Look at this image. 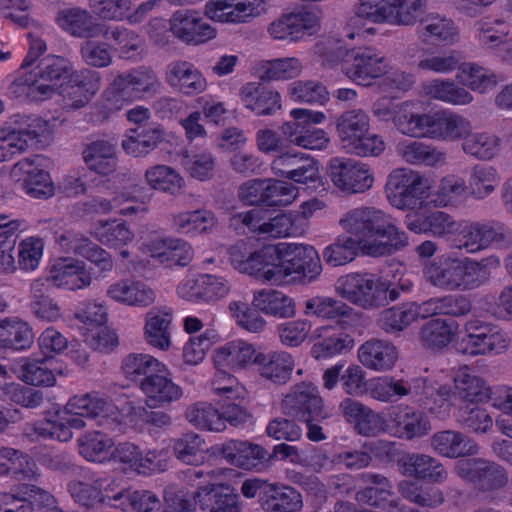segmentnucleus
I'll list each match as a JSON object with an SVG mask.
<instances>
[{
	"mask_svg": "<svg viewBox=\"0 0 512 512\" xmlns=\"http://www.w3.org/2000/svg\"><path fill=\"white\" fill-rule=\"evenodd\" d=\"M500 266V260L491 256L481 260L453 257L443 254L424 267L427 281L445 291H469L486 284L491 270Z\"/></svg>",
	"mask_w": 512,
	"mask_h": 512,
	"instance_id": "nucleus-1",
	"label": "nucleus"
},
{
	"mask_svg": "<svg viewBox=\"0 0 512 512\" xmlns=\"http://www.w3.org/2000/svg\"><path fill=\"white\" fill-rule=\"evenodd\" d=\"M163 84L150 66L140 65L118 73L103 93L104 106L117 112L127 105L159 94Z\"/></svg>",
	"mask_w": 512,
	"mask_h": 512,
	"instance_id": "nucleus-2",
	"label": "nucleus"
},
{
	"mask_svg": "<svg viewBox=\"0 0 512 512\" xmlns=\"http://www.w3.org/2000/svg\"><path fill=\"white\" fill-rule=\"evenodd\" d=\"M391 403L403 397L411 396L415 402L424 406L438 417H445L450 410L452 389L432 377H417L411 380L389 377Z\"/></svg>",
	"mask_w": 512,
	"mask_h": 512,
	"instance_id": "nucleus-3",
	"label": "nucleus"
},
{
	"mask_svg": "<svg viewBox=\"0 0 512 512\" xmlns=\"http://www.w3.org/2000/svg\"><path fill=\"white\" fill-rule=\"evenodd\" d=\"M336 126L341 146L347 153L369 157L379 156L385 150L383 139L370 133V119L362 109L343 112Z\"/></svg>",
	"mask_w": 512,
	"mask_h": 512,
	"instance_id": "nucleus-4",
	"label": "nucleus"
},
{
	"mask_svg": "<svg viewBox=\"0 0 512 512\" xmlns=\"http://www.w3.org/2000/svg\"><path fill=\"white\" fill-rule=\"evenodd\" d=\"M450 248L468 254L487 249L492 243L506 247L512 244V231L503 223L490 221L458 222V228L448 238Z\"/></svg>",
	"mask_w": 512,
	"mask_h": 512,
	"instance_id": "nucleus-5",
	"label": "nucleus"
},
{
	"mask_svg": "<svg viewBox=\"0 0 512 512\" xmlns=\"http://www.w3.org/2000/svg\"><path fill=\"white\" fill-rule=\"evenodd\" d=\"M223 471L221 469H188L187 477L198 485L194 500L202 510L209 512H242L239 495L229 485L213 483Z\"/></svg>",
	"mask_w": 512,
	"mask_h": 512,
	"instance_id": "nucleus-6",
	"label": "nucleus"
},
{
	"mask_svg": "<svg viewBox=\"0 0 512 512\" xmlns=\"http://www.w3.org/2000/svg\"><path fill=\"white\" fill-rule=\"evenodd\" d=\"M337 290L343 298L364 309L385 306L399 297L396 287L369 273H351L341 277Z\"/></svg>",
	"mask_w": 512,
	"mask_h": 512,
	"instance_id": "nucleus-7",
	"label": "nucleus"
},
{
	"mask_svg": "<svg viewBox=\"0 0 512 512\" xmlns=\"http://www.w3.org/2000/svg\"><path fill=\"white\" fill-rule=\"evenodd\" d=\"M472 131V123L463 115L449 109L417 113L410 137L442 141L462 139Z\"/></svg>",
	"mask_w": 512,
	"mask_h": 512,
	"instance_id": "nucleus-8",
	"label": "nucleus"
},
{
	"mask_svg": "<svg viewBox=\"0 0 512 512\" xmlns=\"http://www.w3.org/2000/svg\"><path fill=\"white\" fill-rule=\"evenodd\" d=\"M290 115L293 121L284 123L281 131L291 144L309 150H322L327 147V133L314 126L325 119L323 112L297 108L291 110Z\"/></svg>",
	"mask_w": 512,
	"mask_h": 512,
	"instance_id": "nucleus-9",
	"label": "nucleus"
},
{
	"mask_svg": "<svg viewBox=\"0 0 512 512\" xmlns=\"http://www.w3.org/2000/svg\"><path fill=\"white\" fill-rule=\"evenodd\" d=\"M428 189V180L407 168L393 170L385 185L389 203L401 210L416 208L427 197Z\"/></svg>",
	"mask_w": 512,
	"mask_h": 512,
	"instance_id": "nucleus-10",
	"label": "nucleus"
},
{
	"mask_svg": "<svg viewBox=\"0 0 512 512\" xmlns=\"http://www.w3.org/2000/svg\"><path fill=\"white\" fill-rule=\"evenodd\" d=\"M67 424L72 429L85 426L82 417L98 419L100 425L114 423L120 416L119 410L111 399L97 392L72 397L65 406Z\"/></svg>",
	"mask_w": 512,
	"mask_h": 512,
	"instance_id": "nucleus-11",
	"label": "nucleus"
},
{
	"mask_svg": "<svg viewBox=\"0 0 512 512\" xmlns=\"http://www.w3.org/2000/svg\"><path fill=\"white\" fill-rule=\"evenodd\" d=\"M408 4L409 8L405 10L394 3H388V0H359L354 12L357 17L373 23L409 25L422 12L426 0H413Z\"/></svg>",
	"mask_w": 512,
	"mask_h": 512,
	"instance_id": "nucleus-12",
	"label": "nucleus"
},
{
	"mask_svg": "<svg viewBox=\"0 0 512 512\" xmlns=\"http://www.w3.org/2000/svg\"><path fill=\"white\" fill-rule=\"evenodd\" d=\"M328 174L333 185L348 194L364 193L371 189L374 183L370 166L351 158H331Z\"/></svg>",
	"mask_w": 512,
	"mask_h": 512,
	"instance_id": "nucleus-13",
	"label": "nucleus"
},
{
	"mask_svg": "<svg viewBox=\"0 0 512 512\" xmlns=\"http://www.w3.org/2000/svg\"><path fill=\"white\" fill-rule=\"evenodd\" d=\"M454 471L462 480L472 483L483 492L499 490L508 483L507 470L502 465L483 458L459 460L455 463Z\"/></svg>",
	"mask_w": 512,
	"mask_h": 512,
	"instance_id": "nucleus-14",
	"label": "nucleus"
},
{
	"mask_svg": "<svg viewBox=\"0 0 512 512\" xmlns=\"http://www.w3.org/2000/svg\"><path fill=\"white\" fill-rule=\"evenodd\" d=\"M281 283L292 274L302 275L309 281L314 280L322 270L319 255L314 247L296 243L277 245Z\"/></svg>",
	"mask_w": 512,
	"mask_h": 512,
	"instance_id": "nucleus-15",
	"label": "nucleus"
},
{
	"mask_svg": "<svg viewBox=\"0 0 512 512\" xmlns=\"http://www.w3.org/2000/svg\"><path fill=\"white\" fill-rule=\"evenodd\" d=\"M386 213L373 206H359L346 211L339 219L341 228L352 238L363 245V252L368 255L367 243L376 238L383 226Z\"/></svg>",
	"mask_w": 512,
	"mask_h": 512,
	"instance_id": "nucleus-16",
	"label": "nucleus"
},
{
	"mask_svg": "<svg viewBox=\"0 0 512 512\" xmlns=\"http://www.w3.org/2000/svg\"><path fill=\"white\" fill-rule=\"evenodd\" d=\"M117 481L112 477L91 476L87 480H72L67 491L79 506L95 509L101 505L117 506L113 494L117 492Z\"/></svg>",
	"mask_w": 512,
	"mask_h": 512,
	"instance_id": "nucleus-17",
	"label": "nucleus"
},
{
	"mask_svg": "<svg viewBox=\"0 0 512 512\" xmlns=\"http://www.w3.org/2000/svg\"><path fill=\"white\" fill-rule=\"evenodd\" d=\"M390 68L388 59L375 48L352 50L343 64L345 75L355 83L368 86L385 75Z\"/></svg>",
	"mask_w": 512,
	"mask_h": 512,
	"instance_id": "nucleus-18",
	"label": "nucleus"
},
{
	"mask_svg": "<svg viewBox=\"0 0 512 512\" xmlns=\"http://www.w3.org/2000/svg\"><path fill=\"white\" fill-rule=\"evenodd\" d=\"M320 30V17L311 9H301L281 15L268 27L273 39L298 42Z\"/></svg>",
	"mask_w": 512,
	"mask_h": 512,
	"instance_id": "nucleus-19",
	"label": "nucleus"
},
{
	"mask_svg": "<svg viewBox=\"0 0 512 512\" xmlns=\"http://www.w3.org/2000/svg\"><path fill=\"white\" fill-rule=\"evenodd\" d=\"M265 12V0H209L205 5L208 18L229 24L248 23Z\"/></svg>",
	"mask_w": 512,
	"mask_h": 512,
	"instance_id": "nucleus-20",
	"label": "nucleus"
},
{
	"mask_svg": "<svg viewBox=\"0 0 512 512\" xmlns=\"http://www.w3.org/2000/svg\"><path fill=\"white\" fill-rule=\"evenodd\" d=\"M37 160L38 156L18 161L13 165L11 175L23 181V190L28 196L46 200L54 195L55 187L50 174L41 168Z\"/></svg>",
	"mask_w": 512,
	"mask_h": 512,
	"instance_id": "nucleus-21",
	"label": "nucleus"
},
{
	"mask_svg": "<svg viewBox=\"0 0 512 512\" xmlns=\"http://www.w3.org/2000/svg\"><path fill=\"white\" fill-rule=\"evenodd\" d=\"M285 414L299 420L326 418L317 387L308 383L295 386L282 400Z\"/></svg>",
	"mask_w": 512,
	"mask_h": 512,
	"instance_id": "nucleus-22",
	"label": "nucleus"
},
{
	"mask_svg": "<svg viewBox=\"0 0 512 512\" xmlns=\"http://www.w3.org/2000/svg\"><path fill=\"white\" fill-rule=\"evenodd\" d=\"M389 427L395 437L405 440L424 437L432 429L429 417L409 405H399L392 410Z\"/></svg>",
	"mask_w": 512,
	"mask_h": 512,
	"instance_id": "nucleus-23",
	"label": "nucleus"
},
{
	"mask_svg": "<svg viewBox=\"0 0 512 512\" xmlns=\"http://www.w3.org/2000/svg\"><path fill=\"white\" fill-rule=\"evenodd\" d=\"M166 83L185 96H195L207 89V80L202 72L191 62L174 60L164 73Z\"/></svg>",
	"mask_w": 512,
	"mask_h": 512,
	"instance_id": "nucleus-24",
	"label": "nucleus"
},
{
	"mask_svg": "<svg viewBox=\"0 0 512 512\" xmlns=\"http://www.w3.org/2000/svg\"><path fill=\"white\" fill-rule=\"evenodd\" d=\"M173 35L188 44H201L216 35L212 28L196 11L179 10L170 19Z\"/></svg>",
	"mask_w": 512,
	"mask_h": 512,
	"instance_id": "nucleus-25",
	"label": "nucleus"
},
{
	"mask_svg": "<svg viewBox=\"0 0 512 512\" xmlns=\"http://www.w3.org/2000/svg\"><path fill=\"white\" fill-rule=\"evenodd\" d=\"M56 242L67 253L73 252L86 258L101 272H110L113 269L111 255L80 232L65 231L56 237Z\"/></svg>",
	"mask_w": 512,
	"mask_h": 512,
	"instance_id": "nucleus-26",
	"label": "nucleus"
},
{
	"mask_svg": "<svg viewBox=\"0 0 512 512\" xmlns=\"http://www.w3.org/2000/svg\"><path fill=\"white\" fill-rule=\"evenodd\" d=\"M361 478L368 486L356 492L355 499L358 503L383 510L398 507L399 498L385 476L367 472L361 474Z\"/></svg>",
	"mask_w": 512,
	"mask_h": 512,
	"instance_id": "nucleus-27",
	"label": "nucleus"
},
{
	"mask_svg": "<svg viewBox=\"0 0 512 512\" xmlns=\"http://www.w3.org/2000/svg\"><path fill=\"white\" fill-rule=\"evenodd\" d=\"M57 26L72 37L91 39L99 37L102 22L93 18L90 11L79 6L60 9L56 16Z\"/></svg>",
	"mask_w": 512,
	"mask_h": 512,
	"instance_id": "nucleus-28",
	"label": "nucleus"
},
{
	"mask_svg": "<svg viewBox=\"0 0 512 512\" xmlns=\"http://www.w3.org/2000/svg\"><path fill=\"white\" fill-rule=\"evenodd\" d=\"M430 446L436 454L450 459L474 456L480 451L473 438L457 430L434 433L430 438Z\"/></svg>",
	"mask_w": 512,
	"mask_h": 512,
	"instance_id": "nucleus-29",
	"label": "nucleus"
},
{
	"mask_svg": "<svg viewBox=\"0 0 512 512\" xmlns=\"http://www.w3.org/2000/svg\"><path fill=\"white\" fill-rule=\"evenodd\" d=\"M311 355L317 360L330 359L345 354L354 347V339L335 327L325 326L315 330Z\"/></svg>",
	"mask_w": 512,
	"mask_h": 512,
	"instance_id": "nucleus-30",
	"label": "nucleus"
},
{
	"mask_svg": "<svg viewBox=\"0 0 512 512\" xmlns=\"http://www.w3.org/2000/svg\"><path fill=\"white\" fill-rule=\"evenodd\" d=\"M360 363L367 369L376 372L391 370L398 359V351L393 343L387 340L370 339L358 349Z\"/></svg>",
	"mask_w": 512,
	"mask_h": 512,
	"instance_id": "nucleus-31",
	"label": "nucleus"
},
{
	"mask_svg": "<svg viewBox=\"0 0 512 512\" xmlns=\"http://www.w3.org/2000/svg\"><path fill=\"white\" fill-rule=\"evenodd\" d=\"M410 101L395 102L391 98L378 99L372 108L375 117L380 121L392 120L397 130L406 136H411L416 114Z\"/></svg>",
	"mask_w": 512,
	"mask_h": 512,
	"instance_id": "nucleus-32",
	"label": "nucleus"
},
{
	"mask_svg": "<svg viewBox=\"0 0 512 512\" xmlns=\"http://www.w3.org/2000/svg\"><path fill=\"white\" fill-rule=\"evenodd\" d=\"M49 280L55 287L75 291L90 286L92 277L84 262L63 259L52 266Z\"/></svg>",
	"mask_w": 512,
	"mask_h": 512,
	"instance_id": "nucleus-33",
	"label": "nucleus"
},
{
	"mask_svg": "<svg viewBox=\"0 0 512 512\" xmlns=\"http://www.w3.org/2000/svg\"><path fill=\"white\" fill-rule=\"evenodd\" d=\"M279 258L277 246H264L259 250H251V257L244 268V273L261 281L281 284Z\"/></svg>",
	"mask_w": 512,
	"mask_h": 512,
	"instance_id": "nucleus-34",
	"label": "nucleus"
},
{
	"mask_svg": "<svg viewBox=\"0 0 512 512\" xmlns=\"http://www.w3.org/2000/svg\"><path fill=\"white\" fill-rule=\"evenodd\" d=\"M254 364L263 378L275 384H285L291 377L294 359L286 351H269L256 354Z\"/></svg>",
	"mask_w": 512,
	"mask_h": 512,
	"instance_id": "nucleus-35",
	"label": "nucleus"
},
{
	"mask_svg": "<svg viewBox=\"0 0 512 512\" xmlns=\"http://www.w3.org/2000/svg\"><path fill=\"white\" fill-rule=\"evenodd\" d=\"M260 500L261 507L266 512H299L303 507L300 492L291 486L278 483L266 486Z\"/></svg>",
	"mask_w": 512,
	"mask_h": 512,
	"instance_id": "nucleus-36",
	"label": "nucleus"
},
{
	"mask_svg": "<svg viewBox=\"0 0 512 512\" xmlns=\"http://www.w3.org/2000/svg\"><path fill=\"white\" fill-rule=\"evenodd\" d=\"M242 104L257 115H271L281 108L280 94L260 83L249 82L239 92Z\"/></svg>",
	"mask_w": 512,
	"mask_h": 512,
	"instance_id": "nucleus-37",
	"label": "nucleus"
},
{
	"mask_svg": "<svg viewBox=\"0 0 512 512\" xmlns=\"http://www.w3.org/2000/svg\"><path fill=\"white\" fill-rule=\"evenodd\" d=\"M404 475L429 479L434 483L441 484L448 479V472L443 464L436 458L420 453L408 454L401 462Z\"/></svg>",
	"mask_w": 512,
	"mask_h": 512,
	"instance_id": "nucleus-38",
	"label": "nucleus"
},
{
	"mask_svg": "<svg viewBox=\"0 0 512 512\" xmlns=\"http://www.w3.org/2000/svg\"><path fill=\"white\" fill-rule=\"evenodd\" d=\"M166 374L167 372H157L142 384L140 389L146 396L149 407H163L178 401L183 396L182 388Z\"/></svg>",
	"mask_w": 512,
	"mask_h": 512,
	"instance_id": "nucleus-39",
	"label": "nucleus"
},
{
	"mask_svg": "<svg viewBox=\"0 0 512 512\" xmlns=\"http://www.w3.org/2000/svg\"><path fill=\"white\" fill-rule=\"evenodd\" d=\"M69 78L71 82L68 92L71 100L69 105L74 109L84 107L100 90L102 77L98 71L89 68L72 70Z\"/></svg>",
	"mask_w": 512,
	"mask_h": 512,
	"instance_id": "nucleus-40",
	"label": "nucleus"
},
{
	"mask_svg": "<svg viewBox=\"0 0 512 512\" xmlns=\"http://www.w3.org/2000/svg\"><path fill=\"white\" fill-rule=\"evenodd\" d=\"M25 69L7 77L9 81L8 92L14 98H25L29 101H42L52 95L50 84L39 83L34 71L25 72Z\"/></svg>",
	"mask_w": 512,
	"mask_h": 512,
	"instance_id": "nucleus-41",
	"label": "nucleus"
},
{
	"mask_svg": "<svg viewBox=\"0 0 512 512\" xmlns=\"http://www.w3.org/2000/svg\"><path fill=\"white\" fill-rule=\"evenodd\" d=\"M509 346V339L502 330L493 327L485 333L473 337L469 342H457L458 352L471 357L479 355H496Z\"/></svg>",
	"mask_w": 512,
	"mask_h": 512,
	"instance_id": "nucleus-42",
	"label": "nucleus"
},
{
	"mask_svg": "<svg viewBox=\"0 0 512 512\" xmlns=\"http://www.w3.org/2000/svg\"><path fill=\"white\" fill-rule=\"evenodd\" d=\"M172 225L180 234L198 236L212 233L218 226V219L211 210L197 209L176 214Z\"/></svg>",
	"mask_w": 512,
	"mask_h": 512,
	"instance_id": "nucleus-43",
	"label": "nucleus"
},
{
	"mask_svg": "<svg viewBox=\"0 0 512 512\" xmlns=\"http://www.w3.org/2000/svg\"><path fill=\"white\" fill-rule=\"evenodd\" d=\"M107 295L116 302L138 307L149 306L155 300L154 291L145 283L128 279L111 284Z\"/></svg>",
	"mask_w": 512,
	"mask_h": 512,
	"instance_id": "nucleus-44",
	"label": "nucleus"
},
{
	"mask_svg": "<svg viewBox=\"0 0 512 512\" xmlns=\"http://www.w3.org/2000/svg\"><path fill=\"white\" fill-rule=\"evenodd\" d=\"M340 410L347 421L354 424L359 434L374 436L380 431V416L360 401L351 398L343 399Z\"/></svg>",
	"mask_w": 512,
	"mask_h": 512,
	"instance_id": "nucleus-45",
	"label": "nucleus"
},
{
	"mask_svg": "<svg viewBox=\"0 0 512 512\" xmlns=\"http://www.w3.org/2000/svg\"><path fill=\"white\" fill-rule=\"evenodd\" d=\"M396 152L403 161L411 165L437 166L446 160L445 152L431 144L416 140L399 142Z\"/></svg>",
	"mask_w": 512,
	"mask_h": 512,
	"instance_id": "nucleus-46",
	"label": "nucleus"
},
{
	"mask_svg": "<svg viewBox=\"0 0 512 512\" xmlns=\"http://www.w3.org/2000/svg\"><path fill=\"white\" fill-rule=\"evenodd\" d=\"M252 304L265 315L276 318H291L296 313L293 299L274 289H262L254 292Z\"/></svg>",
	"mask_w": 512,
	"mask_h": 512,
	"instance_id": "nucleus-47",
	"label": "nucleus"
},
{
	"mask_svg": "<svg viewBox=\"0 0 512 512\" xmlns=\"http://www.w3.org/2000/svg\"><path fill=\"white\" fill-rule=\"evenodd\" d=\"M422 92L430 99L441 101L453 106L468 105L473 101V95L454 81L433 79L422 84Z\"/></svg>",
	"mask_w": 512,
	"mask_h": 512,
	"instance_id": "nucleus-48",
	"label": "nucleus"
},
{
	"mask_svg": "<svg viewBox=\"0 0 512 512\" xmlns=\"http://www.w3.org/2000/svg\"><path fill=\"white\" fill-rule=\"evenodd\" d=\"M122 370L127 379L142 384L152 378L157 372H167L166 366L149 354L132 353L122 362Z\"/></svg>",
	"mask_w": 512,
	"mask_h": 512,
	"instance_id": "nucleus-49",
	"label": "nucleus"
},
{
	"mask_svg": "<svg viewBox=\"0 0 512 512\" xmlns=\"http://www.w3.org/2000/svg\"><path fill=\"white\" fill-rule=\"evenodd\" d=\"M82 156L87 167L100 175H109L116 169L115 146L106 140H96L86 145Z\"/></svg>",
	"mask_w": 512,
	"mask_h": 512,
	"instance_id": "nucleus-50",
	"label": "nucleus"
},
{
	"mask_svg": "<svg viewBox=\"0 0 512 512\" xmlns=\"http://www.w3.org/2000/svg\"><path fill=\"white\" fill-rule=\"evenodd\" d=\"M455 389L465 404H480L492 401L495 389L492 390L481 377L467 371H460L454 378Z\"/></svg>",
	"mask_w": 512,
	"mask_h": 512,
	"instance_id": "nucleus-51",
	"label": "nucleus"
},
{
	"mask_svg": "<svg viewBox=\"0 0 512 512\" xmlns=\"http://www.w3.org/2000/svg\"><path fill=\"white\" fill-rule=\"evenodd\" d=\"M256 356L252 344L243 340H234L220 347L214 356L216 368L241 369L254 363Z\"/></svg>",
	"mask_w": 512,
	"mask_h": 512,
	"instance_id": "nucleus-52",
	"label": "nucleus"
},
{
	"mask_svg": "<svg viewBox=\"0 0 512 512\" xmlns=\"http://www.w3.org/2000/svg\"><path fill=\"white\" fill-rule=\"evenodd\" d=\"M472 310L471 301L464 295L449 294L441 297H433L422 302V312L425 318L445 315L462 317Z\"/></svg>",
	"mask_w": 512,
	"mask_h": 512,
	"instance_id": "nucleus-53",
	"label": "nucleus"
},
{
	"mask_svg": "<svg viewBox=\"0 0 512 512\" xmlns=\"http://www.w3.org/2000/svg\"><path fill=\"white\" fill-rule=\"evenodd\" d=\"M163 140V131L159 126H139L131 129L122 141L124 151L134 157L147 155Z\"/></svg>",
	"mask_w": 512,
	"mask_h": 512,
	"instance_id": "nucleus-54",
	"label": "nucleus"
},
{
	"mask_svg": "<svg viewBox=\"0 0 512 512\" xmlns=\"http://www.w3.org/2000/svg\"><path fill=\"white\" fill-rule=\"evenodd\" d=\"M102 36L118 51L123 58H130L142 46L141 36L124 26L109 25L102 22L99 37Z\"/></svg>",
	"mask_w": 512,
	"mask_h": 512,
	"instance_id": "nucleus-55",
	"label": "nucleus"
},
{
	"mask_svg": "<svg viewBox=\"0 0 512 512\" xmlns=\"http://www.w3.org/2000/svg\"><path fill=\"white\" fill-rule=\"evenodd\" d=\"M266 451L259 445L245 441H231L222 448L223 457L232 465L251 470L265 458Z\"/></svg>",
	"mask_w": 512,
	"mask_h": 512,
	"instance_id": "nucleus-56",
	"label": "nucleus"
},
{
	"mask_svg": "<svg viewBox=\"0 0 512 512\" xmlns=\"http://www.w3.org/2000/svg\"><path fill=\"white\" fill-rule=\"evenodd\" d=\"M421 310L422 303L415 302L386 309L381 313L379 325L387 333L402 331L419 318L425 319Z\"/></svg>",
	"mask_w": 512,
	"mask_h": 512,
	"instance_id": "nucleus-57",
	"label": "nucleus"
},
{
	"mask_svg": "<svg viewBox=\"0 0 512 512\" xmlns=\"http://www.w3.org/2000/svg\"><path fill=\"white\" fill-rule=\"evenodd\" d=\"M458 329V323L442 318H436L423 325L420 340L428 349L440 350L448 346Z\"/></svg>",
	"mask_w": 512,
	"mask_h": 512,
	"instance_id": "nucleus-58",
	"label": "nucleus"
},
{
	"mask_svg": "<svg viewBox=\"0 0 512 512\" xmlns=\"http://www.w3.org/2000/svg\"><path fill=\"white\" fill-rule=\"evenodd\" d=\"M112 456L115 461L128 465L138 473H150L157 467L158 454L156 451H148L143 455L138 446L129 442L118 444Z\"/></svg>",
	"mask_w": 512,
	"mask_h": 512,
	"instance_id": "nucleus-59",
	"label": "nucleus"
},
{
	"mask_svg": "<svg viewBox=\"0 0 512 512\" xmlns=\"http://www.w3.org/2000/svg\"><path fill=\"white\" fill-rule=\"evenodd\" d=\"M462 139L464 153L478 160H491L500 151L501 139L492 133L470 131Z\"/></svg>",
	"mask_w": 512,
	"mask_h": 512,
	"instance_id": "nucleus-60",
	"label": "nucleus"
},
{
	"mask_svg": "<svg viewBox=\"0 0 512 512\" xmlns=\"http://www.w3.org/2000/svg\"><path fill=\"white\" fill-rule=\"evenodd\" d=\"M499 183L500 177L494 167L477 164L472 167L466 185L469 196L483 200L495 191Z\"/></svg>",
	"mask_w": 512,
	"mask_h": 512,
	"instance_id": "nucleus-61",
	"label": "nucleus"
},
{
	"mask_svg": "<svg viewBox=\"0 0 512 512\" xmlns=\"http://www.w3.org/2000/svg\"><path fill=\"white\" fill-rule=\"evenodd\" d=\"M376 238H383L384 243H373L368 247V255L381 256L401 250L408 245L407 234L398 228L394 219L386 213L383 226Z\"/></svg>",
	"mask_w": 512,
	"mask_h": 512,
	"instance_id": "nucleus-62",
	"label": "nucleus"
},
{
	"mask_svg": "<svg viewBox=\"0 0 512 512\" xmlns=\"http://www.w3.org/2000/svg\"><path fill=\"white\" fill-rule=\"evenodd\" d=\"M303 306L304 315L329 320L350 317L353 312V308L343 301L324 296L309 298L304 301Z\"/></svg>",
	"mask_w": 512,
	"mask_h": 512,
	"instance_id": "nucleus-63",
	"label": "nucleus"
},
{
	"mask_svg": "<svg viewBox=\"0 0 512 512\" xmlns=\"http://www.w3.org/2000/svg\"><path fill=\"white\" fill-rule=\"evenodd\" d=\"M116 508L124 509L128 504L136 512H163V503L159 497L148 490L129 491L120 489L113 494Z\"/></svg>",
	"mask_w": 512,
	"mask_h": 512,
	"instance_id": "nucleus-64",
	"label": "nucleus"
}]
</instances>
